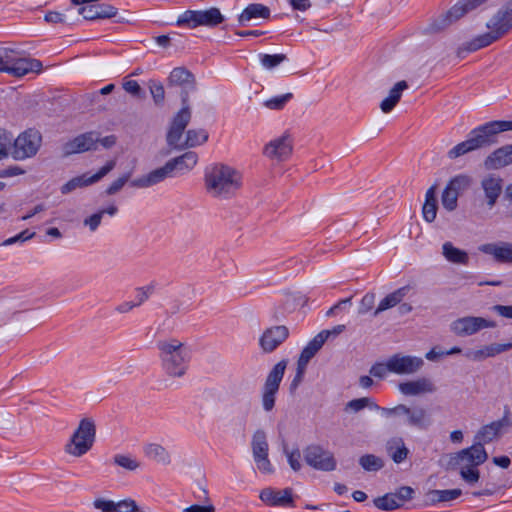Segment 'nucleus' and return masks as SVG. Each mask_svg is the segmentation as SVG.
Returning <instances> with one entry per match:
<instances>
[{
  "label": "nucleus",
  "instance_id": "obj_27",
  "mask_svg": "<svg viewBox=\"0 0 512 512\" xmlns=\"http://www.w3.org/2000/svg\"><path fill=\"white\" fill-rule=\"evenodd\" d=\"M512 163V145H506L493 151L484 161L487 170H497Z\"/></svg>",
  "mask_w": 512,
  "mask_h": 512
},
{
  "label": "nucleus",
  "instance_id": "obj_34",
  "mask_svg": "<svg viewBox=\"0 0 512 512\" xmlns=\"http://www.w3.org/2000/svg\"><path fill=\"white\" fill-rule=\"evenodd\" d=\"M386 451L394 463L400 464L407 459L409 450L402 437H392L386 442Z\"/></svg>",
  "mask_w": 512,
  "mask_h": 512
},
{
  "label": "nucleus",
  "instance_id": "obj_36",
  "mask_svg": "<svg viewBox=\"0 0 512 512\" xmlns=\"http://www.w3.org/2000/svg\"><path fill=\"white\" fill-rule=\"evenodd\" d=\"M462 494L461 489H449V490H429L425 494V504L435 505L441 502H449L457 499Z\"/></svg>",
  "mask_w": 512,
  "mask_h": 512
},
{
  "label": "nucleus",
  "instance_id": "obj_15",
  "mask_svg": "<svg viewBox=\"0 0 512 512\" xmlns=\"http://www.w3.org/2000/svg\"><path fill=\"white\" fill-rule=\"evenodd\" d=\"M495 322L489 321L483 317L466 316L454 320L451 325V331L460 337L470 336L484 328H494Z\"/></svg>",
  "mask_w": 512,
  "mask_h": 512
},
{
  "label": "nucleus",
  "instance_id": "obj_26",
  "mask_svg": "<svg viewBox=\"0 0 512 512\" xmlns=\"http://www.w3.org/2000/svg\"><path fill=\"white\" fill-rule=\"evenodd\" d=\"M198 162V155L193 151L185 152L184 154L174 157L166 162L170 174L173 176L174 172L185 173L192 170Z\"/></svg>",
  "mask_w": 512,
  "mask_h": 512
},
{
  "label": "nucleus",
  "instance_id": "obj_48",
  "mask_svg": "<svg viewBox=\"0 0 512 512\" xmlns=\"http://www.w3.org/2000/svg\"><path fill=\"white\" fill-rule=\"evenodd\" d=\"M293 98L292 93H286L280 96L273 97L264 102V106L270 110H281L287 102Z\"/></svg>",
  "mask_w": 512,
  "mask_h": 512
},
{
  "label": "nucleus",
  "instance_id": "obj_50",
  "mask_svg": "<svg viewBox=\"0 0 512 512\" xmlns=\"http://www.w3.org/2000/svg\"><path fill=\"white\" fill-rule=\"evenodd\" d=\"M487 0H460L454 5V12L459 11V15L464 16L469 11H472L482 5Z\"/></svg>",
  "mask_w": 512,
  "mask_h": 512
},
{
  "label": "nucleus",
  "instance_id": "obj_58",
  "mask_svg": "<svg viewBox=\"0 0 512 512\" xmlns=\"http://www.w3.org/2000/svg\"><path fill=\"white\" fill-rule=\"evenodd\" d=\"M93 507L101 512H115V501L103 497L95 498Z\"/></svg>",
  "mask_w": 512,
  "mask_h": 512
},
{
  "label": "nucleus",
  "instance_id": "obj_56",
  "mask_svg": "<svg viewBox=\"0 0 512 512\" xmlns=\"http://www.w3.org/2000/svg\"><path fill=\"white\" fill-rule=\"evenodd\" d=\"M460 475L467 483H476L480 478V473L477 467L459 466Z\"/></svg>",
  "mask_w": 512,
  "mask_h": 512
},
{
  "label": "nucleus",
  "instance_id": "obj_25",
  "mask_svg": "<svg viewBox=\"0 0 512 512\" xmlns=\"http://www.w3.org/2000/svg\"><path fill=\"white\" fill-rule=\"evenodd\" d=\"M482 253L493 256L499 263H512V243H486L479 247Z\"/></svg>",
  "mask_w": 512,
  "mask_h": 512
},
{
  "label": "nucleus",
  "instance_id": "obj_18",
  "mask_svg": "<svg viewBox=\"0 0 512 512\" xmlns=\"http://www.w3.org/2000/svg\"><path fill=\"white\" fill-rule=\"evenodd\" d=\"M486 27L498 39L512 29V0L508 1L487 23Z\"/></svg>",
  "mask_w": 512,
  "mask_h": 512
},
{
  "label": "nucleus",
  "instance_id": "obj_38",
  "mask_svg": "<svg viewBox=\"0 0 512 512\" xmlns=\"http://www.w3.org/2000/svg\"><path fill=\"white\" fill-rule=\"evenodd\" d=\"M407 88L408 84L406 81L402 80L397 82L389 91V95L384 100H382L380 104L382 112H391L400 101L402 92Z\"/></svg>",
  "mask_w": 512,
  "mask_h": 512
},
{
  "label": "nucleus",
  "instance_id": "obj_2",
  "mask_svg": "<svg viewBox=\"0 0 512 512\" xmlns=\"http://www.w3.org/2000/svg\"><path fill=\"white\" fill-rule=\"evenodd\" d=\"M191 109L181 108L172 118L166 134L167 145L175 150H184L204 144L208 140V132L203 128L189 129L185 132V140L182 141L183 133L191 121Z\"/></svg>",
  "mask_w": 512,
  "mask_h": 512
},
{
  "label": "nucleus",
  "instance_id": "obj_51",
  "mask_svg": "<svg viewBox=\"0 0 512 512\" xmlns=\"http://www.w3.org/2000/svg\"><path fill=\"white\" fill-rule=\"evenodd\" d=\"M375 300H376L375 293H373V292L366 293L362 297V299L359 303L358 314L366 315L367 313L374 311L373 308L375 306Z\"/></svg>",
  "mask_w": 512,
  "mask_h": 512
},
{
  "label": "nucleus",
  "instance_id": "obj_53",
  "mask_svg": "<svg viewBox=\"0 0 512 512\" xmlns=\"http://www.w3.org/2000/svg\"><path fill=\"white\" fill-rule=\"evenodd\" d=\"M284 453L287 456L288 463L293 471L297 472L301 469L302 465L300 462L301 452L298 448L288 451L286 445L283 447Z\"/></svg>",
  "mask_w": 512,
  "mask_h": 512
},
{
  "label": "nucleus",
  "instance_id": "obj_31",
  "mask_svg": "<svg viewBox=\"0 0 512 512\" xmlns=\"http://www.w3.org/2000/svg\"><path fill=\"white\" fill-rule=\"evenodd\" d=\"M270 13L269 7L263 4H249L238 16V23L240 26H246L249 21L256 18L268 19L270 17Z\"/></svg>",
  "mask_w": 512,
  "mask_h": 512
},
{
  "label": "nucleus",
  "instance_id": "obj_22",
  "mask_svg": "<svg viewBox=\"0 0 512 512\" xmlns=\"http://www.w3.org/2000/svg\"><path fill=\"white\" fill-rule=\"evenodd\" d=\"M98 147V136L95 132L83 133L64 145L65 154L82 153L96 150Z\"/></svg>",
  "mask_w": 512,
  "mask_h": 512
},
{
  "label": "nucleus",
  "instance_id": "obj_16",
  "mask_svg": "<svg viewBox=\"0 0 512 512\" xmlns=\"http://www.w3.org/2000/svg\"><path fill=\"white\" fill-rule=\"evenodd\" d=\"M391 373L397 375H412L417 373L424 366L421 357L402 355L400 353L389 357Z\"/></svg>",
  "mask_w": 512,
  "mask_h": 512
},
{
  "label": "nucleus",
  "instance_id": "obj_8",
  "mask_svg": "<svg viewBox=\"0 0 512 512\" xmlns=\"http://www.w3.org/2000/svg\"><path fill=\"white\" fill-rule=\"evenodd\" d=\"M224 21V16L216 7L207 10H187L177 19V25H187L189 28L198 26L215 27Z\"/></svg>",
  "mask_w": 512,
  "mask_h": 512
},
{
  "label": "nucleus",
  "instance_id": "obj_12",
  "mask_svg": "<svg viewBox=\"0 0 512 512\" xmlns=\"http://www.w3.org/2000/svg\"><path fill=\"white\" fill-rule=\"evenodd\" d=\"M304 460L310 467L330 472L336 469V459L333 453L320 445L312 444L303 450Z\"/></svg>",
  "mask_w": 512,
  "mask_h": 512
},
{
  "label": "nucleus",
  "instance_id": "obj_23",
  "mask_svg": "<svg viewBox=\"0 0 512 512\" xmlns=\"http://www.w3.org/2000/svg\"><path fill=\"white\" fill-rule=\"evenodd\" d=\"M169 177L173 176L170 174L169 168L165 163L162 167L156 168L147 174L141 175L140 177L133 179L130 182V185L134 188L145 189L158 185L164 182Z\"/></svg>",
  "mask_w": 512,
  "mask_h": 512
},
{
  "label": "nucleus",
  "instance_id": "obj_4",
  "mask_svg": "<svg viewBox=\"0 0 512 512\" xmlns=\"http://www.w3.org/2000/svg\"><path fill=\"white\" fill-rule=\"evenodd\" d=\"M157 348L162 368L169 377L181 378L187 373L190 350L183 342L175 338L161 340Z\"/></svg>",
  "mask_w": 512,
  "mask_h": 512
},
{
  "label": "nucleus",
  "instance_id": "obj_43",
  "mask_svg": "<svg viewBox=\"0 0 512 512\" xmlns=\"http://www.w3.org/2000/svg\"><path fill=\"white\" fill-rule=\"evenodd\" d=\"M359 464L366 471H378L384 467L383 460L374 455L366 454L360 457Z\"/></svg>",
  "mask_w": 512,
  "mask_h": 512
},
{
  "label": "nucleus",
  "instance_id": "obj_37",
  "mask_svg": "<svg viewBox=\"0 0 512 512\" xmlns=\"http://www.w3.org/2000/svg\"><path fill=\"white\" fill-rule=\"evenodd\" d=\"M145 455L152 461L161 465H170L172 457L170 452L158 443H150L144 448Z\"/></svg>",
  "mask_w": 512,
  "mask_h": 512
},
{
  "label": "nucleus",
  "instance_id": "obj_52",
  "mask_svg": "<svg viewBox=\"0 0 512 512\" xmlns=\"http://www.w3.org/2000/svg\"><path fill=\"white\" fill-rule=\"evenodd\" d=\"M441 201L446 210L453 211L457 207L458 195L450 190V188L445 187L442 192Z\"/></svg>",
  "mask_w": 512,
  "mask_h": 512
},
{
  "label": "nucleus",
  "instance_id": "obj_59",
  "mask_svg": "<svg viewBox=\"0 0 512 512\" xmlns=\"http://www.w3.org/2000/svg\"><path fill=\"white\" fill-rule=\"evenodd\" d=\"M130 177H131V173L129 172V173H126V174L122 175L121 177H119L115 181H113L111 183V185L106 189V191H105L106 194L107 195H114V194H116L129 181Z\"/></svg>",
  "mask_w": 512,
  "mask_h": 512
},
{
  "label": "nucleus",
  "instance_id": "obj_44",
  "mask_svg": "<svg viewBox=\"0 0 512 512\" xmlns=\"http://www.w3.org/2000/svg\"><path fill=\"white\" fill-rule=\"evenodd\" d=\"M499 432L491 422L490 424L484 425L480 428L475 436V442L489 443L498 436Z\"/></svg>",
  "mask_w": 512,
  "mask_h": 512
},
{
  "label": "nucleus",
  "instance_id": "obj_19",
  "mask_svg": "<svg viewBox=\"0 0 512 512\" xmlns=\"http://www.w3.org/2000/svg\"><path fill=\"white\" fill-rule=\"evenodd\" d=\"M289 337V329L285 325L272 326L264 330L259 345L264 353L275 351Z\"/></svg>",
  "mask_w": 512,
  "mask_h": 512
},
{
  "label": "nucleus",
  "instance_id": "obj_11",
  "mask_svg": "<svg viewBox=\"0 0 512 512\" xmlns=\"http://www.w3.org/2000/svg\"><path fill=\"white\" fill-rule=\"evenodd\" d=\"M41 140V134L36 130L29 129L21 133L14 140L12 157L15 160H24L34 156L40 148Z\"/></svg>",
  "mask_w": 512,
  "mask_h": 512
},
{
  "label": "nucleus",
  "instance_id": "obj_30",
  "mask_svg": "<svg viewBox=\"0 0 512 512\" xmlns=\"http://www.w3.org/2000/svg\"><path fill=\"white\" fill-rule=\"evenodd\" d=\"M410 287L409 286H403L399 289L389 293L386 295L378 304L376 309L372 312L373 317H377L382 312L391 309L398 304L401 303V301L405 298L407 293L409 292Z\"/></svg>",
  "mask_w": 512,
  "mask_h": 512
},
{
  "label": "nucleus",
  "instance_id": "obj_35",
  "mask_svg": "<svg viewBox=\"0 0 512 512\" xmlns=\"http://www.w3.org/2000/svg\"><path fill=\"white\" fill-rule=\"evenodd\" d=\"M499 40L491 31L479 35L469 42L464 43L457 50V55L462 56L463 53L474 52L481 48L487 47L493 42Z\"/></svg>",
  "mask_w": 512,
  "mask_h": 512
},
{
  "label": "nucleus",
  "instance_id": "obj_1",
  "mask_svg": "<svg viewBox=\"0 0 512 512\" xmlns=\"http://www.w3.org/2000/svg\"><path fill=\"white\" fill-rule=\"evenodd\" d=\"M512 130V121L496 120L490 121L472 129L468 138L447 152L449 160H455L470 152L491 146L497 142V135L501 132Z\"/></svg>",
  "mask_w": 512,
  "mask_h": 512
},
{
  "label": "nucleus",
  "instance_id": "obj_32",
  "mask_svg": "<svg viewBox=\"0 0 512 512\" xmlns=\"http://www.w3.org/2000/svg\"><path fill=\"white\" fill-rule=\"evenodd\" d=\"M462 16L458 12H454V6L446 13L441 14L437 18L433 19L425 28L427 33H439L449 27L452 23L460 19Z\"/></svg>",
  "mask_w": 512,
  "mask_h": 512
},
{
  "label": "nucleus",
  "instance_id": "obj_42",
  "mask_svg": "<svg viewBox=\"0 0 512 512\" xmlns=\"http://www.w3.org/2000/svg\"><path fill=\"white\" fill-rule=\"evenodd\" d=\"M373 502L378 509L383 511L395 510L402 506V503L397 501L396 496L393 493H387L381 497H377Z\"/></svg>",
  "mask_w": 512,
  "mask_h": 512
},
{
  "label": "nucleus",
  "instance_id": "obj_46",
  "mask_svg": "<svg viewBox=\"0 0 512 512\" xmlns=\"http://www.w3.org/2000/svg\"><path fill=\"white\" fill-rule=\"evenodd\" d=\"M471 184V178L467 175H457L446 185V188L454 191L458 196L461 191L467 189Z\"/></svg>",
  "mask_w": 512,
  "mask_h": 512
},
{
  "label": "nucleus",
  "instance_id": "obj_13",
  "mask_svg": "<svg viewBox=\"0 0 512 512\" xmlns=\"http://www.w3.org/2000/svg\"><path fill=\"white\" fill-rule=\"evenodd\" d=\"M487 459L488 454L483 443L475 442L471 447L462 449L455 453L451 457L449 465L453 468H456L457 466L478 467L486 462Z\"/></svg>",
  "mask_w": 512,
  "mask_h": 512
},
{
  "label": "nucleus",
  "instance_id": "obj_21",
  "mask_svg": "<svg viewBox=\"0 0 512 512\" xmlns=\"http://www.w3.org/2000/svg\"><path fill=\"white\" fill-rule=\"evenodd\" d=\"M398 389L405 396H418L435 393L437 386L430 378L420 377L413 381L399 383Z\"/></svg>",
  "mask_w": 512,
  "mask_h": 512
},
{
  "label": "nucleus",
  "instance_id": "obj_24",
  "mask_svg": "<svg viewBox=\"0 0 512 512\" xmlns=\"http://www.w3.org/2000/svg\"><path fill=\"white\" fill-rule=\"evenodd\" d=\"M85 20L108 19L117 15V8L109 4H89L78 9Z\"/></svg>",
  "mask_w": 512,
  "mask_h": 512
},
{
  "label": "nucleus",
  "instance_id": "obj_14",
  "mask_svg": "<svg viewBox=\"0 0 512 512\" xmlns=\"http://www.w3.org/2000/svg\"><path fill=\"white\" fill-rule=\"evenodd\" d=\"M251 447L253 458L259 471L265 474L273 473V466L268 459L269 446L264 430L258 429L254 432L252 436Z\"/></svg>",
  "mask_w": 512,
  "mask_h": 512
},
{
  "label": "nucleus",
  "instance_id": "obj_49",
  "mask_svg": "<svg viewBox=\"0 0 512 512\" xmlns=\"http://www.w3.org/2000/svg\"><path fill=\"white\" fill-rule=\"evenodd\" d=\"M113 460L116 465L129 471H135L140 467V463L136 459L127 455L117 454Z\"/></svg>",
  "mask_w": 512,
  "mask_h": 512
},
{
  "label": "nucleus",
  "instance_id": "obj_57",
  "mask_svg": "<svg viewBox=\"0 0 512 512\" xmlns=\"http://www.w3.org/2000/svg\"><path fill=\"white\" fill-rule=\"evenodd\" d=\"M391 373L390 360L389 358L385 363H375L369 370V373L377 378L383 379L387 373Z\"/></svg>",
  "mask_w": 512,
  "mask_h": 512
},
{
  "label": "nucleus",
  "instance_id": "obj_6",
  "mask_svg": "<svg viewBox=\"0 0 512 512\" xmlns=\"http://www.w3.org/2000/svg\"><path fill=\"white\" fill-rule=\"evenodd\" d=\"M287 364V359H283L276 363L265 379L261 391V403L264 411L266 412L272 411L275 407L276 395L279 391L280 383L283 379Z\"/></svg>",
  "mask_w": 512,
  "mask_h": 512
},
{
  "label": "nucleus",
  "instance_id": "obj_40",
  "mask_svg": "<svg viewBox=\"0 0 512 512\" xmlns=\"http://www.w3.org/2000/svg\"><path fill=\"white\" fill-rule=\"evenodd\" d=\"M437 209L436 185H433L425 194V202L422 208L423 218L429 223L433 222L437 215Z\"/></svg>",
  "mask_w": 512,
  "mask_h": 512
},
{
  "label": "nucleus",
  "instance_id": "obj_60",
  "mask_svg": "<svg viewBox=\"0 0 512 512\" xmlns=\"http://www.w3.org/2000/svg\"><path fill=\"white\" fill-rule=\"evenodd\" d=\"M495 428L500 433L502 429H508L512 426V418H511V412L510 409L506 406L504 408V414L503 417L497 421L492 422Z\"/></svg>",
  "mask_w": 512,
  "mask_h": 512
},
{
  "label": "nucleus",
  "instance_id": "obj_3",
  "mask_svg": "<svg viewBox=\"0 0 512 512\" xmlns=\"http://www.w3.org/2000/svg\"><path fill=\"white\" fill-rule=\"evenodd\" d=\"M204 183L206 191L213 198L228 200L240 190L242 176L228 165L217 164L205 173Z\"/></svg>",
  "mask_w": 512,
  "mask_h": 512
},
{
  "label": "nucleus",
  "instance_id": "obj_33",
  "mask_svg": "<svg viewBox=\"0 0 512 512\" xmlns=\"http://www.w3.org/2000/svg\"><path fill=\"white\" fill-rule=\"evenodd\" d=\"M262 501L271 505L285 506L293 502L292 489L286 488L281 491H274L270 488L264 489L260 493Z\"/></svg>",
  "mask_w": 512,
  "mask_h": 512
},
{
  "label": "nucleus",
  "instance_id": "obj_61",
  "mask_svg": "<svg viewBox=\"0 0 512 512\" xmlns=\"http://www.w3.org/2000/svg\"><path fill=\"white\" fill-rule=\"evenodd\" d=\"M485 351L487 357H493L497 354H500L502 352L508 351L512 348L511 343H505V344H491L488 346H485Z\"/></svg>",
  "mask_w": 512,
  "mask_h": 512
},
{
  "label": "nucleus",
  "instance_id": "obj_55",
  "mask_svg": "<svg viewBox=\"0 0 512 512\" xmlns=\"http://www.w3.org/2000/svg\"><path fill=\"white\" fill-rule=\"evenodd\" d=\"M115 512H140V508L135 500L127 498L115 502Z\"/></svg>",
  "mask_w": 512,
  "mask_h": 512
},
{
  "label": "nucleus",
  "instance_id": "obj_10",
  "mask_svg": "<svg viewBox=\"0 0 512 512\" xmlns=\"http://www.w3.org/2000/svg\"><path fill=\"white\" fill-rule=\"evenodd\" d=\"M293 153V137L289 131H285L280 136L271 139L263 147L262 154L269 160L284 162L288 160Z\"/></svg>",
  "mask_w": 512,
  "mask_h": 512
},
{
  "label": "nucleus",
  "instance_id": "obj_39",
  "mask_svg": "<svg viewBox=\"0 0 512 512\" xmlns=\"http://www.w3.org/2000/svg\"><path fill=\"white\" fill-rule=\"evenodd\" d=\"M442 255L451 263L467 265L469 262V255L466 251L455 247L451 242H445L442 245Z\"/></svg>",
  "mask_w": 512,
  "mask_h": 512
},
{
  "label": "nucleus",
  "instance_id": "obj_28",
  "mask_svg": "<svg viewBox=\"0 0 512 512\" xmlns=\"http://www.w3.org/2000/svg\"><path fill=\"white\" fill-rule=\"evenodd\" d=\"M329 338V332H319L308 344L303 348L298 358L302 367H307L309 361L316 355V353L322 348L324 343Z\"/></svg>",
  "mask_w": 512,
  "mask_h": 512
},
{
  "label": "nucleus",
  "instance_id": "obj_5",
  "mask_svg": "<svg viewBox=\"0 0 512 512\" xmlns=\"http://www.w3.org/2000/svg\"><path fill=\"white\" fill-rule=\"evenodd\" d=\"M96 437V426L92 419L83 418L65 445V452L73 457H82L93 446Z\"/></svg>",
  "mask_w": 512,
  "mask_h": 512
},
{
  "label": "nucleus",
  "instance_id": "obj_17",
  "mask_svg": "<svg viewBox=\"0 0 512 512\" xmlns=\"http://www.w3.org/2000/svg\"><path fill=\"white\" fill-rule=\"evenodd\" d=\"M43 65L41 61L34 58H25L16 56V52L13 50V54L11 56V62L8 66L1 68L5 70L6 73L20 78L27 75L30 72L40 73L42 71Z\"/></svg>",
  "mask_w": 512,
  "mask_h": 512
},
{
  "label": "nucleus",
  "instance_id": "obj_7",
  "mask_svg": "<svg viewBox=\"0 0 512 512\" xmlns=\"http://www.w3.org/2000/svg\"><path fill=\"white\" fill-rule=\"evenodd\" d=\"M378 411H380L382 416L386 418L406 417L405 423L408 426L416 427L419 429H425L431 423L426 410L422 407L410 408L404 404H398L391 408L380 407Z\"/></svg>",
  "mask_w": 512,
  "mask_h": 512
},
{
  "label": "nucleus",
  "instance_id": "obj_62",
  "mask_svg": "<svg viewBox=\"0 0 512 512\" xmlns=\"http://www.w3.org/2000/svg\"><path fill=\"white\" fill-rule=\"evenodd\" d=\"M414 490L410 486H402L395 493L398 502H405L412 499Z\"/></svg>",
  "mask_w": 512,
  "mask_h": 512
},
{
  "label": "nucleus",
  "instance_id": "obj_41",
  "mask_svg": "<svg viewBox=\"0 0 512 512\" xmlns=\"http://www.w3.org/2000/svg\"><path fill=\"white\" fill-rule=\"evenodd\" d=\"M364 408H369L378 411L380 409V406L372 398L362 397L350 400L345 407L346 410H350L354 413H357L363 410Z\"/></svg>",
  "mask_w": 512,
  "mask_h": 512
},
{
  "label": "nucleus",
  "instance_id": "obj_63",
  "mask_svg": "<svg viewBox=\"0 0 512 512\" xmlns=\"http://www.w3.org/2000/svg\"><path fill=\"white\" fill-rule=\"evenodd\" d=\"M34 235H35L34 232L30 233L29 230H25V231L19 233L18 235L5 240L4 242H2L1 245L7 246V245L14 244L16 242H19V241L23 242V241H26L28 239H31Z\"/></svg>",
  "mask_w": 512,
  "mask_h": 512
},
{
  "label": "nucleus",
  "instance_id": "obj_20",
  "mask_svg": "<svg viewBox=\"0 0 512 512\" xmlns=\"http://www.w3.org/2000/svg\"><path fill=\"white\" fill-rule=\"evenodd\" d=\"M116 166L115 160L108 161L100 170L91 175L87 176L86 174L77 176L69 180L67 183H65L61 187L62 194H68L72 191H74L77 188L85 187L88 185H91L93 183L98 182L100 179H102L104 176H106L109 172H111Z\"/></svg>",
  "mask_w": 512,
  "mask_h": 512
},
{
  "label": "nucleus",
  "instance_id": "obj_45",
  "mask_svg": "<svg viewBox=\"0 0 512 512\" xmlns=\"http://www.w3.org/2000/svg\"><path fill=\"white\" fill-rule=\"evenodd\" d=\"M287 60L286 54H261L260 63L268 70H271Z\"/></svg>",
  "mask_w": 512,
  "mask_h": 512
},
{
  "label": "nucleus",
  "instance_id": "obj_9",
  "mask_svg": "<svg viewBox=\"0 0 512 512\" xmlns=\"http://www.w3.org/2000/svg\"><path fill=\"white\" fill-rule=\"evenodd\" d=\"M196 78L188 69L185 67L174 68L168 77L167 86L168 88H180V98L182 102V108L190 109L189 106V94L196 90Z\"/></svg>",
  "mask_w": 512,
  "mask_h": 512
},
{
  "label": "nucleus",
  "instance_id": "obj_64",
  "mask_svg": "<svg viewBox=\"0 0 512 512\" xmlns=\"http://www.w3.org/2000/svg\"><path fill=\"white\" fill-rule=\"evenodd\" d=\"M101 220H102L101 213L97 212V213H94L91 216L87 217L84 220V225L88 226L91 231H95L99 227Z\"/></svg>",
  "mask_w": 512,
  "mask_h": 512
},
{
  "label": "nucleus",
  "instance_id": "obj_54",
  "mask_svg": "<svg viewBox=\"0 0 512 512\" xmlns=\"http://www.w3.org/2000/svg\"><path fill=\"white\" fill-rule=\"evenodd\" d=\"M123 89L138 99H144L146 97L144 90L141 88L139 83L135 80H127L123 82Z\"/></svg>",
  "mask_w": 512,
  "mask_h": 512
},
{
  "label": "nucleus",
  "instance_id": "obj_47",
  "mask_svg": "<svg viewBox=\"0 0 512 512\" xmlns=\"http://www.w3.org/2000/svg\"><path fill=\"white\" fill-rule=\"evenodd\" d=\"M148 87L155 105H163L165 100V89L162 83L156 80H150L148 82Z\"/></svg>",
  "mask_w": 512,
  "mask_h": 512
},
{
  "label": "nucleus",
  "instance_id": "obj_29",
  "mask_svg": "<svg viewBox=\"0 0 512 512\" xmlns=\"http://www.w3.org/2000/svg\"><path fill=\"white\" fill-rule=\"evenodd\" d=\"M502 183L503 181L500 177L493 175H489L482 179L481 187L484 191L489 208H492L496 204L499 196L501 195Z\"/></svg>",
  "mask_w": 512,
  "mask_h": 512
}]
</instances>
